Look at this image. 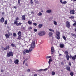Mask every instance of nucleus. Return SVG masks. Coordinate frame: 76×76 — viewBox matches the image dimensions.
<instances>
[{
  "instance_id": "nucleus-1",
  "label": "nucleus",
  "mask_w": 76,
  "mask_h": 76,
  "mask_svg": "<svg viewBox=\"0 0 76 76\" xmlns=\"http://www.w3.org/2000/svg\"><path fill=\"white\" fill-rule=\"evenodd\" d=\"M35 47V41H34L32 42L31 45V47H30L29 50V52H31L33 48Z\"/></svg>"
},
{
  "instance_id": "nucleus-2",
  "label": "nucleus",
  "mask_w": 76,
  "mask_h": 76,
  "mask_svg": "<svg viewBox=\"0 0 76 76\" xmlns=\"http://www.w3.org/2000/svg\"><path fill=\"white\" fill-rule=\"evenodd\" d=\"M13 53L11 51H10L9 52L7 53V56L8 57H13Z\"/></svg>"
},
{
  "instance_id": "nucleus-3",
  "label": "nucleus",
  "mask_w": 76,
  "mask_h": 76,
  "mask_svg": "<svg viewBox=\"0 0 76 76\" xmlns=\"http://www.w3.org/2000/svg\"><path fill=\"white\" fill-rule=\"evenodd\" d=\"M45 34V32L44 31H39L38 33V35L39 36H43Z\"/></svg>"
},
{
  "instance_id": "nucleus-4",
  "label": "nucleus",
  "mask_w": 76,
  "mask_h": 76,
  "mask_svg": "<svg viewBox=\"0 0 76 76\" xmlns=\"http://www.w3.org/2000/svg\"><path fill=\"white\" fill-rule=\"evenodd\" d=\"M66 26L67 28H68L70 27V22L68 21H66Z\"/></svg>"
},
{
  "instance_id": "nucleus-5",
  "label": "nucleus",
  "mask_w": 76,
  "mask_h": 76,
  "mask_svg": "<svg viewBox=\"0 0 76 76\" xmlns=\"http://www.w3.org/2000/svg\"><path fill=\"white\" fill-rule=\"evenodd\" d=\"M54 48L53 47H51V54H54Z\"/></svg>"
},
{
  "instance_id": "nucleus-6",
  "label": "nucleus",
  "mask_w": 76,
  "mask_h": 76,
  "mask_svg": "<svg viewBox=\"0 0 76 76\" xmlns=\"http://www.w3.org/2000/svg\"><path fill=\"white\" fill-rule=\"evenodd\" d=\"M69 13L71 15H74L75 14V10H71Z\"/></svg>"
},
{
  "instance_id": "nucleus-7",
  "label": "nucleus",
  "mask_w": 76,
  "mask_h": 76,
  "mask_svg": "<svg viewBox=\"0 0 76 76\" xmlns=\"http://www.w3.org/2000/svg\"><path fill=\"white\" fill-rule=\"evenodd\" d=\"M66 69L68 71H70V66H66Z\"/></svg>"
},
{
  "instance_id": "nucleus-8",
  "label": "nucleus",
  "mask_w": 76,
  "mask_h": 76,
  "mask_svg": "<svg viewBox=\"0 0 76 76\" xmlns=\"http://www.w3.org/2000/svg\"><path fill=\"white\" fill-rule=\"evenodd\" d=\"M0 22L1 23H3V22H4V18H3V17H2L1 18Z\"/></svg>"
},
{
  "instance_id": "nucleus-9",
  "label": "nucleus",
  "mask_w": 76,
  "mask_h": 76,
  "mask_svg": "<svg viewBox=\"0 0 76 76\" xmlns=\"http://www.w3.org/2000/svg\"><path fill=\"white\" fill-rule=\"evenodd\" d=\"M19 60L18 59H16L14 61V63L15 64H19Z\"/></svg>"
},
{
  "instance_id": "nucleus-10",
  "label": "nucleus",
  "mask_w": 76,
  "mask_h": 76,
  "mask_svg": "<svg viewBox=\"0 0 76 76\" xmlns=\"http://www.w3.org/2000/svg\"><path fill=\"white\" fill-rule=\"evenodd\" d=\"M10 47L9 45L7 46L6 47L4 48V50H9Z\"/></svg>"
},
{
  "instance_id": "nucleus-11",
  "label": "nucleus",
  "mask_w": 76,
  "mask_h": 76,
  "mask_svg": "<svg viewBox=\"0 0 76 76\" xmlns=\"http://www.w3.org/2000/svg\"><path fill=\"white\" fill-rule=\"evenodd\" d=\"M23 59H24V60L23 61V64H24L25 63V61H27L28 60V58H23Z\"/></svg>"
},
{
  "instance_id": "nucleus-12",
  "label": "nucleus",
  "mask_w": 76,
  "mask_h": 76,
  "mask_svg": "<svg viewBox=\"0 0 76 76\" xmlns=\"http://www.w3.org/2000/svg\"><path fill=\"white\" fill-rule=\"evenodd\" d=\"M26 16V15H23L22 17V19L23 20H25V16Z\"/></svg>"
},
{
  "instance_id": "nucleus-13",
  "label": "nucleus",
  "mask_w": 76,
  "mask_h": 76,
  "mask_svg": "<svg viewBox=\"0 0 76 76\" xmlns=\"http://www.w3.org/2000/svg\"><path fill=\"white\" fill-rule=\"evenodd\" d=\"M5 36L6 37V38H10V36H9V35L7 34H5Z\"/></svg>"
},
{
  "instance_id": "nucleus-14",
  "label": "nucleus",
  "mask_w": 76,
  "mask_h": 76,
  "mask_svg": "<svg viewBox=\"0 0 76 76\" xmlns=\"http://www.w3.org/2000/svg\"><path fill=\"white\" fill-rule=\"evenodd\" d=\"M76 58V55H75L74 56H72V59L73 60H75Z\"/></svg>"
},
{
  "instance_id": "nucleus-15",
  "label": "nucleus",
  "mask_w": 76,
  "mask_h": 76,
  "mask_svg": "<svg viewBox=\"0 0 76 76\" xmlns=\"http://www.w3.org/2000/svg\"><path fill=\"white\" fill-rule=\"evenodd\" d=\"M51 12H52L51 10H49L47 11L46 12L48 13H50Z\"/></svg>"
},
{
  "instance_id": "nucleus-16",
  "label": "nucleus",
  "mask_w": 76,
  "mask_h": 76,
  "mask_svg": "<svg viewBox=\"0 0 76 76\" xmlns=\"http://www.w3.org/2000/svg\"><path fill=\"white\" fill-rule=\"evenodd\" d=\"M11 46H12V47H15V48H16V45H15V44H14L13 43H12L11 44Z\"/></svg>"
},
{
  "instance_id": "nucleus-17",
  "label": "nucleus",
  "mask_w": 76,
  "mask_h": 76,
  "mask_svg": "<svg viewBox=\"0 0 76 76\" xmlns=\"http://www.w3.org/2000/svg\"><path fill=\"white\" fill-rule=\"evenodd\" d=\"M53 61V60H52V59H51V58H50L49 59V60L48 61V63L49 64H50L51 63V61Z\"/></svg>"
},
{
  "instance_id": "nucleus-18",
  "label": "nucleus",
  "mask_w": 76,
  "mask_h": 76,
  "mask_svg": "<svg viewBox=\"0 0 76 76\" xmlns=\"http://www.w3.org/2000/svg\"><path fill=\"white\" fill-rule=\"evenodd\" d=\"M60 48H63L64 47V45L62 44H60Z\"/></svg>"
},
{
  "instance_id": "nucleus-19",
  "label": "nucleus",
  "mask_w": 76,
  "mask_h": 76,
  "mask_svg": "<svg viewBox=\"0 0 76 76\" xmlns=\"http://www.w3.org/2000/svg\"><path fill=\"white\" fill-rule=\"evenodd\" d=\"M75 23L73 24V26L76 27V21H74Z\"/></svg>"
},
{
  "instance_id": "nucleus-20",
  "label": "nucleus",
  "mask_w": 76,
  "mask_h": 76,
  "mask_svg": "<svg viewBox=\"0 0 76 76\" xmlns=\"http://www.w3.org/2000/svg\"><path fill=\"white\" fill-rule=\"evenodd\" d=\"M42 24H39L38 26V27L39 28H42Z\"/></svg>"
},
{
  "instance_id": "nucleus-21",
  "label": "nucleus",
  "mask_w": 76,
  "mask_h": 76,
  "mask_svg": "<svg viewBox=\"0 0 76 76\" xmlns=\"http://www.w3.org/2000/svg\"><path fill=\"white\" fill-rule=\"evenodd\" d=\"M65 53L66 56H69V52H68V51H65Z\"/></svg>"
},
{
  "instance_id": "nucleus-22",
  "label": "nucleus",
  "mask_w": 76,
  "mask_h": 76,
  "mask_svg": "<svg viewBox=\"0 0 76 76\" xmlns=\"http://www.w3.org/2000/svg\"><path fill=\"white\" fill-rule=\"evenodd\" d=\"M66 57L67 60H69V55H67L66 56Z\"/></svg>"
},
{
  "instance_id": "nucleus-23",
  "label": "nucleus",
  "mask_w": 76,
  "mask_h": 76,
  "mask_svg": "<svg viewBox=\"0 0 76 76\" xmlns=\"http://www.w3.org/2000/svg\"><path fill=\"white\" fill-rule=\"evenodd\" d=\"M56 35L57 36H59L60 35V32H56Z\"/></svg>"
},
{
  "instance_id": "nucleus-24",
  "label": "nucleus",
  "mask_w": 76,
  "mask_h": 76,
  "mask_svg": "<svg viewBox=\"0 0 76 76\" xmlns=\"http://www.w3.org/2000/svg\"><path fill=\"white\" fill-rule=\"evenodd\" d=\"M71 35L72 36H73V37H76V35L75 34H74L73 33H71Z\"/></svg>"
},
{
  "instance_id": "nucleus-25",
  "label": "nucleus",
  "mask_w": 76,
  "mask_h": 76,
  "mask_svg": "<svg viewBox=\"0 0 76 76\" xmlns=\"http://www.w3.org/2000/svg\"><path fill=\"white\" fill-rule=\"evenodd\" d=\"M53 35V33L51 32H50L49 33V37H51L52 36V35Z\"/></svg>"
},
{
  "instance_id": "nucleus-26",
  "label": "nucleus",
  "mask_w": 76,
  "mask_h": 76,
  "mask_svg": "<svg viewBox=\"0 0 76 76\" xmlns=\"http://www.w3.org/2000/svg\"><path fill=\"white\" fill-rule=\"evenodd\" d=\"M74 18H75V17H74V16H71L69 17V18L71 19H73Z\"/></svg>"
},
{
  "instance_id": "nucleus-27",
  "label": "nucleus",
  "mask_w": 76,
  "mask_h": 76,
  "mask_svg": "<svg viewBox=\"0 0 76 76\" xmlns=\"http://www.w3.org/2000/svg\"><path fill=\"white\" fill-rule=\"evenodd\" d=\"M46 59H48V58H51V56H48L46 57Z\"/></svg>"
},
{
  "instance_id": "nucleus-28",
  "label": "nucleus",
  "mask_w": 76,
  "mask_h": 76,
  "mask_svg": "<svg viewBox=\"0 0 76 76\" xmlns=\"http://www.w3.org/2000/svg\"><path fill=\"white\" fill-rule=\"evenodd\" d=\"M41 15H42V13L41 12H39V13L37 14V15L39 16H41Z\"/></svg>"
},
{
  "instance_id": "nucleus-29",
  "label": "nucleus",
  "mask_w": 76,
  "mask_h": 76,
  "mask_svg": "<svg viewBox=\"0 0 76 76\" xmlns=\"http://www.w3.org/2000/svg\"><path fill=\"white\" fill-rule=\"evenodd\" d=\"M18 34V36H21V32L20 31H19Z\"/></svg>"
},
{
  "instance_id": "nucleus-30",
  "label": "nucleus",
  "mask_w": 76,
  "mask_h": 76,
  "mask_svg": "<svg viewBox=\"0 0 76 76\" xmlns=\"http://www.w3.org/2000/svg\"><path fill=\"white\" fill-rule=\"evenodd\" d=\"M22 37L21 36H19L17 39H20Z\"/></svg>"
},
{
  "instance_id": "nucleus-31",
  "label": "nucleus",
  "mask_w": 76,
  "mask_h": 76,
  "mask_svg": "<svg viewBox=\"0 0 76 76\" xmlns=\"http://www.w3.org/2000/svg\"><path fill=\"white\" fill-rule=\"evenodd\" d=\"M14 24L16 25H17V24H18V21L16 20L14 21Z\"/></svg>"
},
{
  "instance_id": "nucleus-32",
  "label": "nucleus",
  "mask_w": 76,
  "mask_h": 76,
  "mask_svg": "<svg viewBox=\"0 0 76 76\" xmlns=\"http://www.w3.org/2000/svg\"><path fill=\"white\" fill-rule=\"evenodd\" d=\"M63 38L64 39V40H65V41H66L67 39H66V37L64 36L63 37Z\"/></svg>"
},
{
  "instance_id": "nucleus-33",
  "label": "nucleus",
  "mask_w": 76,
  "mask_h": 76,
  "mask_svg": "<svg viewBox=\"0 0 76 76\" xmlns=\"http://www.w3.org/2000/svg\"><path fill=\"white\" fill-rule=\"evenodd\" d=\"M13 36L15 37H16V34L15 33H14L13 34Z\"/></svg>"
},
{
  "instance_id": "nucleus-34",
  "label": "nucleus",
  "mask_w": 76,
  "mask_h": 76,
  "mask_svg": "<svg viewBox=\"0 0 76 76\" xmlns=\"http://www.w3.org/2000/svg\"><path fill=\"white\" fill-rule=\"evenodd\" d=\"M23 54L25 55L26 54V51L25 50H24L23 52Z\"/></svg>"
},
{
  "instance_id": "nucleus-35",
  "label": "nucleus",
  "mask_w": 76,
  "mask_h": 76,
  "mask_svg": "<svg viewBox=\"0 0 76 76\" xmlns=\"http://www.w3.org/2000/svg\"><path fill=\"white\" fill-rule=\"evenodd\" d=\"M22 24L21 23H17V26H19V25H20Z\"/></svg>"
},
{
  "instance_id": "nucleus-36",
  "label": "nucleus",
  "mask_w": 76,
  "mask_h": 76,
  "mask_svg": "<svg viewBox=\"0 0 76 76\" xmlns=\"http://www.w3.org/2000/svg\"><path fill=\"white\" fill-rule=\"evenodd\" d=\"M70 75L71 76H73V72H71L70 73Z\"/></svg>"
},
{
  "instance_id": "nucleus-37",
  "label": "nucleus",
  "mask_w": 76,
  "mask_h": 76,
  "mask_svg": "<svg viewBox=\"0 0 76 76\" xmlns=\"http://www.w3.org/2000/svg\"><path fill=\"white\" fill-rule=\"evenodd\" d=\"M25 51L26 52V53H29V51L28 50H26Z\"/></svg>"
},
{
  "instance_id": "nucleus-38",
  "label": "nucleus",
  "mask_w": 76,
  "mask_h": 76,
  "mask_svg": "<svg viewBox=\"0 0 76 76\" xmlns=\"http://www.w3.org/2000/svg\"><path fill=\"white\" fill-rule=\"evenodd\" d=\"M28 23L29 25H31V24H32V22H31V21H28Z\"/></svg>"
},
{
  "instance_id": "nucleus-39",
  "label": "nucleus",
  "mask_w": 76,
  "mask_h": 76,
  "mask_svg": "<svg viewBox=\"0 0 76 76\" xmlns=\"http://www.w3.org/2000/svg\"><path fill=\"white\" fill-rule=\"evenodd\" d=\"M49 30L50 31H51V32H54V30L51 29H49Z\"/></svg>"
},
{
  "instance_id": "nucleus-40",
  "label": "nucleus",
  "mask_w": 76,
  "mask_h": 76,
  "mask_svg": "<svg viewBox=\"0 0 76 76\" xmlns=\"http://www.w3.org/2000/svg\"><path fill=\"white\" fill-rule=\"evenodd\" d=\"M52 75H55V72L54 71H53L52 72Z\"/></svg>"
},
{
  "instance_id": "nucleus-41",
  "label": "nucleus",
  "mask_w": 76,
  "mask_h": 76,
  "mask_svg": "<svg viewBox=\"0 0 76 76\" xmlns=\"http://www.w3.org/2000/svg\"><path fill=\"white\" fill-rule=\"evenodd\" d=\"M53 22L54 25H55L56 26L57 25V22L56 21H54Z\"/></svg>"
},
{
  "instance_id": "nucleus-42",
  "label": "nucleus",
  "mask_w": 76,
  "mask_h": 76,
  "mask_svg": "<svg viewBox=\"0 0 76 76\" xmlns=\"http://www.w3.org/2000/svg\"><path fill=\"white\" fill-rule=\"evenodd\" d=\"M18 2L19 4H20V0H18Z\"/></svg>"
},
{
  "instance_id": "nucleus-43",
  "label": "nucleus",
  "mask_w": 76,
  "mask_h": 76,
  "mask_svg": "<svg viewBox=\"0 0 76 76\" xmlns=\"http://www.w3.org/2000/svg\"><path fill=\"white\" fill-rule=\"evenodd\" d=\"M4 24H5V25H7V20L5 21Z\"/></svg>"
},
{
  "instance_id": "nucleus-44",
  "label": "nucleus",
  "mask_w": 76,
  "mask_h": 76,
  "mask_svg": "<svg viewBox=\"0 0 76 76\" xmlns=\"http://www.w3.org/2000/svg\"><path fill=\"white\" fill-rule=\"evenodd\" d=\"M57 36V37L56 38H57V39H60V35L59 36Z\"/></svg>"
},
{
  "instance_id": "nucleus-45",
  "label": "nucleus",
  "mask_w": 76,
  "mask_h": 76,
  "mask_svg": "<svg viewBox=\"0 0 76 76\" xmlns=\"http://www.w3.org/2000/svg\"><path fill=\"white\" fill-rule=\"evenodd\" d=\"M1 49L3 51H4V47H2L1 48Z\"/></svg>"
},
{
  "instance_id": "nucleus-46",
  "label": "nucleus",
  "mask_w": 76,
  "mask_h": 76,
  "mask_svg": "<svg viewBox=\"0 0 76 76\" xmlns=\"http://www.w3.org/2000/svg\"><path fill=\"white\" fill-rule=\"evenodd\" d=\"M8 34H9V36H12V33H9Z\"/></svg>"
},
{
  "instance_id": "nucleus-47",
  "label": "nucleus",
  "mask_w": 76,
  "mask_h": 76,
  "mask_svg": "<svg viewBox=\"0 0 76 76\" xmlns=\"http://www.w3.org/2000/svg\"><path fill=\"white\" fill-rule=\"evenodd\" d=\"M34 31L35 32H37V29H34Z\"/></svg>"
},
{
  "instance_id": "nucleus-48",
  "label": "nucleus",
  "mask_w": 76,
  "mask_h": 76,
  "mask_svg": "<svg viewBox=\"0 0 76 76\" xmlns=\"http://www.w3.org/2000/svg\"><path fill=\"white\" fill-rule=\"evenodd\" d=\"M27 72H31V70H30L29 69H28L27 70Z\"/></svg>"
},
{
  "instance_id": "nucleus-49",
  "label": "nucleus",
  "mask_w": 76,
  "mask_h": 76,
  "mask_svg": "<svg viewBox=\"0 0 76 76\" xmlns=\"http://www.w3.org/2000/svg\"><path fill=\"white\" fill-rule=\"evenodd\" d=\"M30 4H34V2L32 1H30Z\"/></svg>"
},
{
  "instance_id": "nucleus-50",
  "label": "nucleus",
  "mask_w": 76,
  "mask_h": 76,
  "mask_svg": "<svg viewBox=\"0 0 76 76\" xmlns=\"http://www.w3.org/2000/svg\"><path fill=\"white\" fill-rule=\"evenodd\" d=\"M33 24L34 25V26H37V24L36 23H33Z\"/></svg>"
},
{
  "instance_id": "nucleus-51",
  "label": "nucleus",
  "mask_w": 76,
  "mask_h": 76,
  "mask_svg": "<svg viewBox=\"0 0 76 76\" xmlns=\"http://www.w3.org/2000/svg\"><path fill=\"white\" fill-rule=\"evenodd\" d=\"M63 4H66V3H67V1H64L63 2Z\"/></svg>"
},
{
  "instance_id": "nucleus-52",
  "label": "nucleus",
  "mask_w": 76,
  "mask_h": 76,
  "mask_svg": "<svg viewBox=\"0 0 76 76\" xmlns=\"http://www.w3.org/2000/svg\"><path fill=\"white\" fill-rule=\"evenodd\" d=\"M61 65H64V63L63 62H61Z\"/></svg>"
},
{
  "instance_id": "nucleus-53",
  "label": "nucleus",
  "mask_w": 76,
  "mask_h": 76,
  "mask_svg": "<svg viewBox=\"0 0 76 76\" xmlns=\"http://www.w3.org/2000/svg\"><path fill=\"white\" fill-rule=\"evenodd\" d=\"M73 57V56H72L71 55H70V56H69V58H72V57Z\"/></svg>"
},
{
  "instance_id": "nucleus-54",
  "label": "nucleus",
  "mask_w": 76,
  "mask_h": 76,
  "mask_svg": "<svg viewBox=\"0 0 76 76\" xmlns=\"http://www.w3.org/2000/svg\"><path fill=\"white\" fill-rule=\"evenodd\" d=\"M25 66H28V64L27 63H25Z\"/></svg>"
},
{
  "instance_id": "nucleus-55",
  "label": "nucleus",
  "mask_w": 76,
  "mask_h": 76,
  "mask_svg": "<svg viewBox=\"0 0 76 76\" xmlns=\"http://www.w3.org/2000/svg\"><path fill=\"white\" fill-rule=\"evenodd\" d=\"M38 71H43V69H41L38 70Z\"/></svg>"
},
{
  "instance_id": "nucleus-56",
  "label": "nucleus",
  "mask_w": 76,
  "mask_h": 76,
  "mask_svg": "<svg viewBox=\"0 0 76 76\" xmlns=\"http://www.w3.org/2000/svg\"><path fill=\"white\" fill-rule=\"evenodd\" d=\"M60 2L61 3H63V0H60Z\"/></svg>"
},
{
  "instance_id": "nucleus-57",
  "label": "nucleus",
  "mask_w": 76,
  "mask_h": 76,
  "mask_svg": "<svg viewBox=\"0 0 76 76\" xmlns=\"http://www.w3.org/2000/svg\"><path fill=\"white\" fill-rule=\"evenodd\" d=\"M15 20H19V18L18 17H17L16 18H15Z\"/></svg>"
},
{
  "instance_id": "nucleus-58",
  "label": "nucleus",
  "mask_w": 76,
  "mask_h": 76,
  "mask_svg": "<svg viewBox=\"0 0 76 76\" xmlns=\"http://www.w3.org/2000/svg\"><path fill=\"white\" fill-rule=\"evenodd\" d=\"M47 70V68H46L44 69H43V71H45V70Z\"/></svg>"
},
{
  "instance_id": "nucleus-59",
  "label": "nucleus",
  "mask_w": 76,
  "mask_h": 76,
  "mask_svg": "<svg viewBox=\"0 0 76 76\" xmlns=\"http://www.w3.org/2000/svg\"><path fill=\"white\" fill-rule=\"evenodd\" d=\"M1 72H2V73H3V72H4V70H3V69H1Z\"/></svg>"
},
{
  "instance_id": "nucleus-60",
  "label": "nucleus",
  "mask_w": 76,
  "mask_h": 76,
  "mask_svg": "<svg viewBox=\"0 0 76 76\" xmlns=\"http://www.w3.org/2000/svg\"><path fill=\"white\" fill-rule=\"evenodd\" d=\"M69 65L71 66L72 65V64L70 62H69Z\"/></svg>"
},
{
  "instance_id": "nucleus-61",
  "label": "nucleus",
  "mask_w": 76,
  "mask_h": 76,
  "mask_svg": "<svg viewBox=\"0 0 76 76\" xmlns=\"http://www.w3.org/2000/svg\"><path fill=\"white\" fill-rule=\"evenodd\" d=\"M34 76H37V74H35L34 75Z\"/></svg>"
},
{
  "instance_id": "nucleus-62",
  "label": "nucleus",
  "mask_w": 76,
  "mask_h": 76,
  "mask_svg": "<svg viewBox=\"0 0 76 76\" xmlns=\"http://www.w3.org/2000/svg\"><path fill=\"white\" fill-rule=\"evenodd\" d=\"M10 61H11V62H12V59H10Z\"/></svg>"
},
{
  "instance_id": "nucleus-63",
  "label": "nucleus",
  "mask_w": 76,
  "mask_h": 76,
  "mask_svg": "<svg viewBox=\"0 0 76 76\" xmlns=\"http://www.w3.org/2000/svg\"><path fill=\"white\" fill-rule=\"evenodd\" d=\"M2 15H4V12H3L2 13Z\"/></svg>"
},
{
  "instance_id": "nucleus-64",
  "label": "nucleus",
  "mask_w": 76,
  "mask_h": 76,
  "mask_svg": "<svg viewBox=\"0 0 76 76\" xmlns=\"http://www.w3.org/2000/svg\"><path fill=\"white\" fill-rule=\"evenodd\" d=\"M14 9H16V6L14 7Z\"/></svg>"
}]
</instances>
